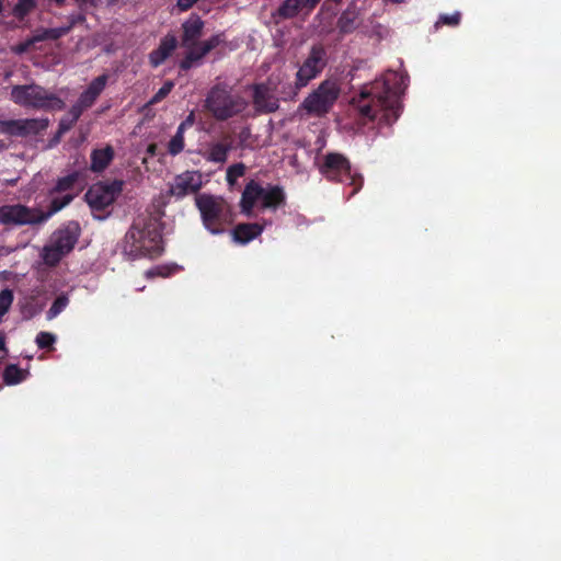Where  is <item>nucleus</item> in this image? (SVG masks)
I'll use <instances>...</instances> for the list:
<instances>
[{"label": "nucleus", "instance_id": "1", "mask_svg": "<svg viewBox=\"0 0 561 561\" xmlns=\"http://www.w3.org/2000/svg\"><path fill=\"white\" fill-rule=\"evenodd\" d=\"M402 78L396 72H389L382 80L362 88L354 96L352 104L360 117L368 121L379 119L380 123L392 125L400 116V82Z\"/></svg>", "mask_w": 561, "mask_h": 561}, {"label": "nucleus", "instance_id": "2", "mask_svg": "<svg viewBox=\"0 0 561 561\" xmlns=\"http://www.w3.org/2000/svg\"><path fill=\"white\" fill-rule=\"evenodd\" d=\"M285 203L286 194L282 186L267 184L264 187L260 182L250 180L243 188L239 206L242 215L251 217L256 206L261 210H276Z\"/></svg>", "mask_w": 561, "mask_h": 561}, {"label": "nucleus", "instance_id": "3", "mask_svg": "<svg viewBox=\"0 0 561 561\" xmlns=\"http://www.w3.org/2000/svg\"><path fill=\"white\" fill-rule=\"evenodd\" d=\"M248 106V102L239 94H233L231 88L225 83L215 84L205 100L206 110L217 121H227Z\"/></svg>", "mask_w": 561, "mask_h": 561}, {"label": "nucleus", "instance_id": "4", "mask_svg": "<svg viewBox=\"0 0 561 561\" xmlns=\"http://www.w3.org/2000/svg\"><path fill=\"white\" fill-rule=\"evenodd\" d=\"M204 227L211 234L225 232V226L231 222L230 205L221 196L199 194L195 197Z\"/></svg>", "mask_w": 561, "mask_h": 561}, {"label": "nucleus", "instance_id": "5", "mask_svg": "<svg viewBox=\"0 0 561 561\" xmlns=\"http://www.w3.org/2000/svg\"><path fill=\"white\" fill-rule=\"evenodd\" d=\"M10 96L15 104L25 108L53 111L65 107V102L58 95L36 83L13 85Z\"/></svg>", "mask_w": 561, "mask_h": 561}, {"label": "nucleus", "instance_id": "6", "mask_svg": "<svg viewBox=\"0 0 561 561\" xmlns=\"http://www.w3.org/2000/svg\"><path fill=\"white\" fill-rule=\"evenodd\" d=\"M81 234V228L78 221L70 220L57 229L50 238V242L43 248L42 259L50 267L68 255L77 244Z\"/></svg>", "mask_w": 561, "mask_h": 561}, {"label": "nucleus", "instance_id": "7", "mask_svg": "<svg viewBox=\"0 0 561 561\" xmlns=\"http://www.w3.org/2000/svg\"><path fill=\"white\" fill-rule=\"evenodd\" d=\"M319 171L330 182L346 183L353 186L347 198L353 197L363 187V176L358 173H353L350 160L342 153H327L319 167Z\"/></svg>", "mask_w": 561, "mask_h": 561}, {"label": "nucleus", "instance_id": "8", "mask_svg": "<svg viewBox=\"0 0 561 561\" xmlns=\"http://www.w3.org/2000/svg\"><path fill=\"white\" fill-rule=\"evenodd\" d=\"M328 65V53L321 44H313L308 56L300 65L294 84H289L288 91H285V99H295L298 92L307 87L309 82L316 79Z\"/></svg>", "mask_w": 561, "mask_h": 561}, {"label": "nucleus", "instance_id": "9", "mask_svg": "<svg viewBox=\"0 0 561 561\" xmlns=\"http://www.w3.org/2000/svg\"><path fill=\"white\" fill-rule=\"evenodd\" d=\"M202 188V176L197 171H185L174 178V182L170 185L167 195L160 194L152 202L150 214L156 219L164 216V207L168 204L169 196L183 198L188 194L197 193Z\"/></svg>", "mask_w": 561, "mask_h": 561}, {"label": "nucleus", "instance_id": "10", "mask_svg": "<svg viewBox=\"0 0 561 561\" xmlns=\"http://www.w3.org/2000/svg\"><path fill=\"white\" fill-rule=\"evenodd\" d=\"M42 218L38 207H30L21 203L0 206V225L4 227H36L43 225Z\"/></svg>", "mask_w": 561, "mask_h": 561}, {"label": "nucleus", "instance_id": "11", "mask_svg": "<svg viewBox=\"0 0 561 561\" xmlns=\"http://www.w3.org/2000/svg\"><path fill=\"white\" fill-rule=\"evenodd\" d=\"M340 94L335 82L324 80L302 102L301 107L316 116L325 115L334 105Z\"/></svg>", "mask_w": 561, "mask_h": 561}, {"label": "nucleus", "instance_id": "12", "mask_svg": "<svg viewBox=\"0 0 561 561\" xmlns=\"http://www.w3.org/2000/svg\"><path fill=\"white\" fill-rule=\"evenodd\" d=\"M273 77H270L266 82L254 83L251 85L252 90V104L256 113L270 114L274 113L279 107V99L276 96L277 83Z\"/></svg>", "mask_w": 561, "mask_h": 561}, {"label": "nucleus", "instance_id": "13", "mask_svg": "<svg viewBox=\"0 0 561 561\" xmlns=\"http://www.w3.org/2000/svg\"><path fill=\"white\" fill-rule=\"evenodd\" d=\"M122 190V181H113L110 184L99 182L88 188L84 199L93 211H101L114 203Z\"/></svg>", "mask_w": 561, "mask_h": 561}, {"label": "nucleus", "instance_id": "14", "mask_svg": "<svg viewBox=\"0 0 561 561\" xmlns=\"http://www.w3.org/2000/svg\"><path fill=\"white\" fill-rule=\"evenodd\" d=\"M48 118L0 119V134L14 137L39 135L47 129Z\"/></svg>", "mask_w": 561, "mask_h": 561}, {"label": "nucleus", "instance_id": "15", "mask_svg": "<svg viewBox=\"0 0 561 561\" xmlns=\"http://www.w3.org/2000/svg\"><path fill=\"white\" fill-rule=\"evenodd\" d=\"M205 23L202 18L192 13L187 20L182 23V34L180 44L184 48H193L199 45V38L203 35Z\"/></svg>", "mask_w": 561, "mask_h": 561}, {"label": "nucleus", "instance_id": "16", "mask_svg": "<svg viewBox=\"0 0 561 561\" xmlns=\"http://www.w3.org/2000/svg\"><path fill=\"white\" fill-rule=\"evenodd\" d=\"M107 80L108 76L106 73L93 79L88 88L80 94L73 106L80 110L81 113L90 108L105 89Z\"/></svg>", "mask_w": 561, "mask_h": 561}, {"label": "nucleus", "instance_id": "17", "mask_svg": "<svg viewBox=\"0 0 561 561\" xmlns=\"http://www.w3.org/2000/svg\"><path fill=\"white\" fill-rule=\"evenodd\" d=\"M318 4H309L307 0H284L272 18L276 23L279 20H289L296 18L299 12L306 9L308 12L312 11Z\"/></svg>", "mask_w": 561, "mask_h": 561}, {"label": "nucleus", "instance_id": "18", "mask_svg": "<svg viewBox=\"0 0 561 561\" xmlns=\"http://www.w3.org/2000/svg\"><path fill=\"white\" fill-rule=\"evenodd\" d=\"M362 24L360 12L357 5L352 2L337 19V30L341 35L353 33Z\"/></svg>", "mask_w": 561, "mask_h": 561}, {"label": "nucleus", "instance_id": "19", "mask_svg": "<svg viewBox=\"0 0 561 561\" xmlns=\"http://www.w3.org/2000/svg\"><path fill=\"white\" fill-rule=\"evenodd\" d=\"M164 251L162 233L158 229L148 230V237H145V228H142V257L148 256L156 259Z\"/></svg>", "mask_w": 561, "mask_h": 561}, {"label": "nucleus", "instance_id": "20", "mask_svg": "<svg viewBox=\"0 0 561 561\" xmlns=\"http://www.w3.org/2000/svg\"><path fill=\"white\" fill-rule=\"evenodd\" d=\"M114 157L115 151L111 145H106L103 148L93 149L90 154V170L94 173L103 172L111 164Z\"/></svg>", "mask_w": 561, "mask_h": 561}, {"label": "nucleus", "instance_id": "21", "mask_svg": "<svg viewBox=\"0 0 561 561\" xmlns=\"http://www.w3.org/2000/svg\"><path fill=\"white\" fill-rule=\"evenodd\" d=\"M178 46V39L174 35L168 34L165 35L157 49H154L149 55V59L152 66L157 67L161 65L176 48Z\"/></svg>", "mask_w": 561, "mask_h": 561}, {"label": "nucleus", "instance_id": "22", "mask_svg": "<svg viewBox=\"0 0 561 561\" xmlns=\"http://www.w3.org/2000/svg\"><path fill=\"white\" fill-rule=\"evenodd\" d=\"M263 229L257 222L238 224L232 230V238L238 243L247 244L261 236Z\"/></svg>", "mask_w": 561, "mask_h": 561}, {"label": "nucleus", "instance_id": "23", "mask_svg": "<svg viewBox=\"0 0 561 561\" xmlns=\"http://www.w3.org/2000/svg\"><path fill=\"white\" fill-rule=\"evenodd\" d=\"M79 11L76 13H71L68 15V24L64 25V28H67V34L77 25L83 24L87 21V11L89 8H98L100 5L101 0H73Z\"/></svg>", "mask_w": 561, "mask_h": 561}, {"label": "nucleus", "instance_id": "24", "mask_svg": "<svg viewBox=\"0 0 561 561\" xmlns=\"http://www.w3.org/2000/svg\"><path fill=\"white\" fill-rule=\"evenodd\" d=\"M124 253L128 255L131 261L140 256V229L136 224L130 227L125 236Z\"/></svg>", "mask_w": 561, "mask_h": 561}, {"label": "nucleus", "instance_id": "25", "mask_svg": "<svg viewBox=\"0 0 561 561\" xmlns=\"http://www.w3.org/2000/svg\"><path fill=\"white\" fill-rule=\"evenodd\" d=\"M65 35H67V28H64V26L41 28L26 39V46H34L36 43L43 41H57Z\"/></svg>", "mask_w": 561, "mask_h": 561}, {"label": "nucleus", "instance_id": "26", "mask_svg": "<svg viewBox=\"0 0 561 561\" xmlns=\"http://www.w3.org/2000/svg\"><path fill=\"white\" fill-rule=\"evenodd\" d=\"M73 198H75V194H72V193H67L61 197H53L49 203L48 209L46 211L41 209V216L43 217L42 218L43 224H45L53 215H55L56 213L61 210L64 207L69 205L73 201Z\"/></svg>", "mask_w": 561, "mask_h": 561}, {"label": "nucleus", "instance_id": "27", "mask_svg": "<svg viewBox=\"0 0 561 561\" xmlns=\"http://www.w3.org/2000/svg\"><path fill=\"white\" fill-rule=\"evenodd\" d=\"M80 180H83V175L80 171H73L66 176L59 178L51 188L50 194L71 191Z\"/></svg>", "mask_w": 561, "mask_h": 561}, {"label": "nucleus", "instance_id": "28", "mask_svg": "<svg viewBox=\"0 0 561 561\" xmlns=\"http://www.w3.org/2000/svg\"><path fill=\"white\" fill-rule=\"evenodd\" d=\"M28 376V371L21 369L15 364H9L3 370V381L8 386L18 385L24 381Z\"/></svg>", "mask_w": 561, "mask_h": 561}, {"label": "nucleus", "instance_id": "29", "mask_svg": "<svg viewBox=\"0 0 561 561\" xmlns=\"http://www.w3.org/2000/svg\"><path fill=\"white\" fill-rule=\"evenodd\" d=\"M187 53L180 61L179 67L182 71H188L191 68L198 66L206 55H202V49L197 45L193 48H186Z\"/></svg>", "mask_w": 561, "mask_h": 561}, {"label": "nucleus", "instance_id": "30", "mask_svg": "<svg viewBox=\"0 0 561 561\" xmlns=\"http://www.w3.org/2000/svg\"><path fill=\"white\" fill-rule=\"evenodd\" d=\"M232 149L230 142H216L209 148L208 160L216 163H224L227 160L229 151Z\"/></svg>", "mask_w": 561, "mask_h": 561}, {"label": "nucleus", "instance_id": "31", "mask_svg": "<svg viewBox=\"0 0 561 561\" xmlns=\"http://www.w3.org/2000/svg\"><path fill=\"white\" fill-rule=\"evenodd\" d=\"M37 7V0H18L11 14L19 21H24Z\"/></svg>", "mask_w": 561, "mask_h": 561}, {"label": "nucleus", "instance_id": "32", "mask_svg": "<svg viewBox=\"0 0 561 561\" xmlns=\"http://www.w3.org/2000/svg\"><path fill=\"white\" fill-rule=\"evenodd\" d=\"M185 128L186 123H181L176 129L175 135L170 139L168 144V151L171 156H176L183 151Z\"/></svg>", "mask_w": 561, "mask_h": 561}, {"label": "nucleus", "instance_id": "33", "mask_svg": "<svg viewBox=\"0 0 561 561\" xmlns=\"http://www.w3.org/2000/svg\"><path fill=\"white\" fill-rule=\"evenodd\" d=\"M82 113L80 110H77L73 105L70 107V110L67 112L66 115L61 117L59 121V134H66L69 131L75 124L78 122Z\"/></svg>", "mask_w": 561, "mask_h": 561}, {"label": "nucleus", "instance_id": "34", "mask_svg": "<svg viewBox=\"0 0 561 561\" xmlns=\"http://www.w3.org/2000/svg\"><path fill=\"white\" fill-rule=\"evenodd\" d=\"M226 42L225 33H218L210 36L208 39L199 43V47L202 49V55L209 54L213 49L218 47L220 44Z\"/></svg>", "mask_w": 561, "mask_h": 561}, {"label": "nucleus", "instance_id": "35", "mask_svg": "<svg viewBox=\"0 0 561 561\" xmlns=\"http://www.w3.org/2000/svg\"><path fill=\"white\" fill-rule=\"evenodd\" d=\"M14 296L13 291L9 288H4L0 291V323L2 322L3 316L10 310Z\"/></svg>", "mask_w": 561, "mask_h": 561}, {"label": "nucleus", "instance_id": "36", "mask_svg": "<svg viewBox=\"0 0 561 561\" xmlns=\"http://www.w3.org/2000/svg\"><path fill=\"white\" fill-rule=\"evenodd\" d=\"M69 299L65 295L58 296L54 302L51 304L49 310L47 311V318L49 320L56 318L65 308L68 306Z\"/></svg>", "mask_w": 561, "mask_h": 561}, {"label": "nucleus", "instance_id": "37", "mask_svg": "<svg viewBox=\"0 0 561 561\" xmlns=\"http://www.w3.org/2000/svg\"><path fill=\"white\" fill-rule=\"evenodd\" d=\"M174 88V82L171 80H168L163 83V85L158 90V92L148 101V103L142 106V110L146 106L153 105L162 101L167 95L172 91Z\"/></svg>", "mask_w": 561, "mask_h": 561}, {"label": "nucleus", "instance_id": "38", "mask_svg": "<svg viewBox=\"0 0 561 561\" xmlns=\"http://www.w3.org/2000/svg\"><path fill=\"white\" fill-rule=\"evenodd\" d=\"M175 271V266L157 265L146 271L145 275L148 279L160 277H169Z\"/></svg>", "mask_w": 561, "mask_h": 561}, {"label": "nucleus", "instance_id": "39", "mask_svg": "<svg viewBox=\"0 0 561 561\" xmlns=\"http://www.w3.org/2000/svg\"><path fill=\"white\" fill-rule=\"evenodd\" d=\"M38 348L45 350V348H53V345L56 342V335L50 332L42 331L36 335L35 340Z\"/></svg>", "mask_w": 561, "mask_h": 561}, {"label": "nucleus", "instance_id": "40", "mask_svg": "<svg viewBox=\"0 0 561 561\" xmlns=\"http://www.w3.org/2000/svg\"><path fill=\"white\" fill-rule=\"evenodd\" d=\"M244 173H245V165L241 162L234 163L227 169V175H226L227 182L232 185L236 183V181L239 178L243 176Z\"/></svg>", "mask_w": 561, "mask_h": 561}, {"label": "nucleus", "instance_id": "41", "mask_svg": "<svg viewBox=\"0 0 561 561\" xmlns=\"http://www.w3.org/2000/svg\"><path fill=\"white\" fill-rule=\"evenodd\" d=\"M460 12H454L453 14H440L438 21L435 23V27L437 28L440 24L457 26L460 23Z\"/></svg>", "mask_w": 561, "mask_h": 561}, {"label": "nucleus", "instance_id": "42", "mask_svg": "<svg viewBox=\"0 0 561 561\" xmlns=\"http://www.w3.org/2000/svg\"><path fill=\"white\" fill-rule=\"evenodd\" d=\"M198 0H178L176 7L180 11L184 12L190 10Z\"/></svg>", "mask_w": 561, "mask_h": 561}, {"label": "nucleus", "instance_id": "43", "mask_svg": "<svg viewBox=\"0 0 561 561\" xmlns=\"http://www.w3.org/2000/svg\"><path fill=\"white\" fill-rule=\"evenodd\" d=\"M289 84H291V83L288 82L287 84H284L282 87V90L278 91L280 96H282V100H284V101H288L289 100V99H285V95H284L285 91H288Z\"/></svg>", "mask_w": 561, "mask_h": 561}, {"label": "nucleus", "instance_id": "44", "mask_svg": "<svg viewBox=\"0 0 561 561\" xmlns=\"http://www.w3.org/2000/svg\"><path fill=\"white\" fill-rule=\"evenodd\" d=\"M5 348V335L2 331H0V351Z\"/></svg>", "mask_w": 561, "mask_h": 561}, {"label": "nucleus", "instance_id": "45", "mask_svg": "<svg viewBox=\"0 0 561 561\" xmlns=\"http://www.w3.org/2000/svg\"><path fill=\"white\" fill-rule=\"evenodd\" d=\"M64 134H59V129L57 130L56 135L53 137L51 139V144L56 145L60 141V138L62 137Z\"/></svg>", "mask_w": 561, "mask_h": 561}, {"label": "nucleus", "instance_id": "46", "mask_svg": "<svg viewBox=\"0 0 561 561\" xmlns=\"http://www.w3.org/2000/svg\"><path fill=\"white\" fill-rule=\"evenodd\" d=\"M194 122V116L191 114L183 123H186V126L192 125Z\"/></svg>", "mask_w": 561, "mask_h": 561}, {"label": "nucleus", "instance_id": "47", "mask_svg": "<svg viewBox=\"0 0 561 561\" xmlns=\"http://www.w3.org/2000/svg\"><path fill=\"white\" fill-rule=\"evenodd\" d=\"M31 46H26V41L20 46V51H25L30 48Z\"/></svg>", "mask_w": 561, "mask_h": 561}, {"label": "nucleus", "instance_id": "48", "mask_svg": "<svg viewBox=\"0 0 561 561\" xmlns=\"http://www.w3.org/2000/svg\"><path fill=\"white\" fill-rule=\"evenodd\" d=\"M3 12H4V5H3L2 0H0V15H3Z\"/></svg>", "mask_w": 561, "mask_h": 561}, {"label": "nucleus", "instance_id": "49", "mask_svg": "<svg viewBox=\"0 0 561 561\" xmlns=\"http://www.w3.org/2000/svg\"><path fill=\"white\" fill-rule=\"evenodd\" d=\"M320 1H321V0H307V2H308L309 4H311V5H312V4H319V2H320Z\"/></svg>", "mask_w": 561, "mask_h": 561}, {"label": "nucleus", "instance_id": "50", "mask_svg": "<svg viewBox=\"0 0 561 561\" xmlns=\"http://www.w3.org/2000/svg\"><path fill=\"white\" fill-rule=\"evenodd\" d=\"M152 150H153V145H150V146L148 147V151H149V152H152Z\"/></svg>", "mask_w": 561, "mask_h": 561}, {"label": "nucleus", "instance_id": "51", "mask_svg": "<svg viewBox=\"0 0 561 561\" xmlns=\"http://www.w3.org/2000/svg\"><path fill=\"white\" fill-rule=\"evenodd\" d=\"M117 0H108V4H114Z\"/></svg>", "mask_w": 561, "mask_h": 561}, {"label": "nucleus", "instance_id": "52", "mask_svg": "<svg viewBox=\"0 0 561 561\" xmlns=\"http://www.w3.org/2000/svg\"><path fill=\"white\" fill-rule=\"evenodd\" d=\"M5 146L3 144V141L0 140V148L3 149Z\"/></svg>", "mask_w": 561, "mask_h": 561}]
</instances>
